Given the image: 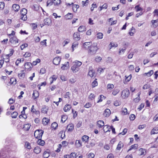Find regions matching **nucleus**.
<instances>
[{
	"label": "nucleus",
	"mask_w": 158,
	"mask_h": 158,
	"mask_svg": "<svg viewBox=\"0 0 158 158\" xmlns=\"http://www.w3.org/2000/svg\"><path fill=\"white\" fill-rule=\"evenodd\" d=\"M82 63L81 61L76 60L73 63V65L71 67V69L73 73L77 72L80 69V67Z\"/></svg>",
	"instance_id": "1"
},
{
	"label": "nucleus",
	"mask_w": 158,
	"mask_h": 158,
	"mask_svg": "<svg viewBox=\"0 0 158 158\" xmlns=\"http://www.w3.org/2000/svg\"><path fill=\"white\" fill-rule=\"evenodd\" d=\"M98 49L96 44H94L92 45H91L89 49L88 52L92 54H94L96 53Z\"/></svg>",
	"instance_id": "2"
},
{
	"label": "nucleus",
	"mask_w": 158,
	"mask_h": 158,
	"mask_svg": "<svg viewBox=\"0 0 158 158\" xmlns=\"http://www.w3.org/2000/svg\"><path fill=\"white\" fill-rule=\"evenodd\" d=\"M44 132V131L42 130H37L34 133V136L38 139H41Z\"/></svg>",
	"instance_id": "3"
},
{
	"label": "nucleus",
	"mask_w": 158,
	"mask_h": 158,
	"mask_svg": "<svg viewBox=\"0 0 158 158\" xmlns=\"http://www.w3.org/2000/svg\"><path fill=\"white\" fill-rule=\"evenodd\" d=\"M27 11L26 9L23 8L20 11L21 16V19L24 21H25L27 19Z\"/></svg>",
	"instance_id": "4"
},
{
	"label": "nucleus",
	"mask_w": 158,
	"mask_h": 158,
	"mask_svg": "<svg viewBox=\"0 0 158 158\" xmlns=\"http://www.w3.org/2000/svg\"><path fill=\"white\" fill-rule=\"evenodd\" d=\"M130 94V92L129 89H126L123 90L122 92L121 96L124 98H127Z\"/></svg>",
	"instance_id": "5"
},
{
	"label": "nucleus",
	"mask_w": 158,
	"mask_h": 158,
	"mask_svg": "<svg viewBox=\"0 0 158 158\" xmlns=\"http://www.w3.org/2000/svg\"><path fill=\"white\" fill-rule=\"evenodd\" d=\"M91 45V42H85L82 46V48L85 50L89 49Z\"/></svg>",
	"instance_id": "6"
},
{
	"label": "nucleus",
	"mask_w": 158,
	"mask_h": 158,
	"mask_svg": "<svg viewBox=\"0 0 158 158\" xmlns=\"http://www.w3.org/2000/svg\"><path fill=\"white\" fill-rule=\"evenodd\" d=\"M18 40H19L16 36H13L10 38V42L13 44H16L19 42Z\"/></svg>",
	"instance_id": "7"
},
{
	"label": "nucleus",
	"mask_w": 158,
	"mask_h": 158,
	"mask_svg": "<svg viewBox=\"0 0 158 158\" xmlns=\"http://www.w3.org/2000/svg\"><path fill=\"white\" fill-rule=\"evenodd\" d=\"M25 69L27 71H30L32 67V65L31 63L27 62L24 64Z\"/></svg>",
	"instance_id": "8"
},
{
	"label": "nucleus",
	"mask_w": 158,
	"mask_h": 158,
	"mask_svg": "<svg viewBox=\"0 0 158 158\" xmlns=\"http://www.w3.org/2000/svg\"><path fill=\"white\" fill-rule=\"evenodd\" d=\"M60 60L61 58L60 57H56L53 59V63L54 64L57 65L60 63Z\"/></svg>",
	"instance_id": "9"
},
{
	"label": "nucleus",
	"mask_w": 158,
	"mask_h": 158,
	"mask_svg": "<svg viewBox=\"0 0 158 158\" xmlns=\"http://www.w3.org/2000/svg\"><path fill=\"white\" fill-rule=\"evenodd\" d=\"M44 25L49 26L51 25L52 23V21L50 18H47L44 20Z\"/></svg>",
	"instance_id": "10"
},
{
	"label": "nucleus",
	"mask_w": 158,
	"mask_h": 158,
	"mask_svg": "<svg viewBox=\"0 0 158 158\" xmlns=\"http://www.w3.org/2000/svg\"><path fill=\"white\" fill-rule=\"evenodd\" d=\"M89 71L88 72V74L89 76L91 77H93L95 75V71L92 69L91 68H89Z\"/></svg>",
	"instance_id": "11"
},
{
	"label": "nucleus",
	"mask_w": 158,
	"mask_h": 158,
	"mask_svg": "<svg viewBox=\"0 0 158 158\" xmlns=\"http://www.w3.org/2000/svg\"><path fill=\"white\" fill-rule=\"evenodd\" d=\"M73 38L75 40L78 41L80 39V34L78 32H75L73 34Z\"/></svg>",
	"instance_id": "12"
},
{
	"label": "nucleus",
	"mask_w": 158,
	"mask_h": 158,
	"mask_svg": "<svg viewBox=\"0 0 158 158\" xmlns=\"http://www.w3.org/2000/svg\"><path fill=\"white\" fill-rule=\"evenodd\" d=\"M111 111L109 109H106L104 111L103 115L105 117H108L111 114Z\"/></svg>",
	"instance_id": "13"
},
{
	"label": "nucleus",
	"mask_w": 158,
	"mask_h": 158,
	"mask_svg": "<svg viewBox=\"0 0 158 158\" xmlns=\"http://www.w3.org/2000/svg\"><path fill=\"white\" fill-rule=\"evenodd\" d=\"M124 147V144L121 142H119L117 145L116 150L118 151H120L122 148Z\"/></svg>",
	"instance_id": "14"
},
{
	"label": "nucleus",
	"mask_w": 158,
	"mask_h": 158,
	"mask_svg": "<svg viewBox=\"0 0 158 158\" xmlns=\"http://www.w3.org/2000/svg\"><path fill=\"white\" fill-rule=\"evenodd\" d=\"M78 42L77 41L74 42L72 44V51L73 52L74 49L77 48L78 45Z\"/></svg>",
	"instance_id": "15"
},
{
	"label": "nucleus",
	"mask_w": 158,
	"mask_h": 158,
	"mask_svg": "<svg viewBox=\"0 0 158 158\" xmlns=\"http://www.w3.org/2000/svg\"><path fill=\"white\" fill-rule=\"evenodd\" d=\"M39 95V93L37 91L35 90L33 91V93L32 94V97H33L34 99H35L37 98L38 97Z\"/></svg>",
	"instance_id": "16"
},
{
	"label": "nucleus",
	"mask_w": 158,
	"mask_h": 158,
	"mask_svg": "<svg viewBox=\"0 0 158 158\" xmlns=\"http://www.w3.org/2000/svg\"><path fill=\"white\" fill-rule=\"evenodd\" d=\"M19 8V6L17 4H13L12 6V9L15 12L18 11Z\"/></svg>",
	"instance_id": "17"
},
{
	"label": "nucleus",
	"mask_w": 158,
	"mask_h": 158,
	"mask_svg": "<svg viewBox=\"0 0 158 158\" xmlns=\"http://www.w3.org/2000/svg\"><path fill=\"white\" fill-rule=\"evenodd\" d=\"M89 137L86 135H84L81 137V139L83 142H85V143H88Z\"/></svg>",
	"instance_id": "18"
},
{
	"label": "nucleus",
	"mask_w": 158,
	"mask_h": 158,
	"mask_svg": "<svg viewBox=\"0 0 158 158\" xmlns=\"http://www.w3.org/2000/svg\"><path fill=\"white\" fill-rule=\"evenodd\" d=\"M71 108V106L69 104L66 105L63 108V110L65 112H67L69 111Z\"/></svg>",
	"instance_id": "19"
},
{
	"label": "nucleus",
	"mask_w": 158,
	"mask_h": 158,
	"mask_svg": "<svg viewBox=\"0 0 158 158\" xmlns=\"http://www.w3.org/2000/svg\"><path fill=\"white\" fill-rule=\"evenodd\" d=\"M97 125L99 128L102 127L104 125V122L101 120L98 121L97 123Z\"/></svg>",
	"instance_id": "20"
},
{
	"label": "nucleus",
	"mask_w": 158,
	"mask_h": 158,
	"mask_svg": "<svg viewBox=\"0 0 158 158\" xmlns=\"http://www.w3.org/2000/svg\"><path fill=\"white\" fill-rule=\"evenodd\" d=\"M158 133V127H154L152 130L151 134V135Z\"/></svg>",
	"instance_id": "21"
},
{
	"label": "nucleus",
	"mask_w": 158,
	"mask_h": 158,
	"mask_svg": "<svg viewBox=\"0 0 158 158\" xmlns=\"http://www.w3.org/2000/svg\"><path fill=\"white\" fill-rule=\"evenodd\" d=\"M48 110V108L45 106H43L41 109L42 113L45 114H47Z\"/></svg>",
	"instance_id": "22"
},
{
	"label": "nucleus",
	"mask_w": 158,
	"mask_h": 158,
	"mask_svg": "<svg viewBox=\"0 0 158 158\" xmlns=\"http://www.w3.org/2000/svg\"><path fill=\"white\" fill-rule=\"evenodd\" d=\"M86 30V28L84 26H80L78 29V31L81 32L85 31Z\"/></svg>",
	"instance_id": "23"
},
{
	"label": "nucleus",
	"mask_w": 158,
	"mask_h": 158,
	"mask_svg": "<svg viewBox=\"0 0 158 158\" xmlns=\"http://www.w3.org/2000/svg\"><path fill=\"white\" fill-rule=\"evenodd\" d=\"M73 16V15L72 14L69 13L66 15L64 17L66 19H72Z\"/></svg>",
	"instance_id": "24"
},
{
	"label": "nucleus",
	"mask_w": 158,
	"mask_h": 158,
	"mask_svg": "<svg viewBox=\"0 0 158 158\" xmlns=\"http://www.w3.org/2000/svg\"><path fill=\"white\" fill-rule=\"evenodd\" d=\"M158 21V19L152 20L151 21V22L152 24L153 27L156 28L158 26V24L157 23Z\"/></svg>",
	"instance_id": "25"
},
{
	"label": "nucleus",
	"mask_w": 158,
	"mask_h": 158,
	"mask_svg": "<svg viewBox=\"0 0 158 158\" xmlns=\"http://www.w3.org/2000/svg\"><path fill=\"white\" fill-rule=\"evenodd\" d=\"M31 127V125L29 124H26L24 125L23 129L25 131L29 130Z\"/></svg>",
	"instance_id": "26"
},
{
	"label": "nucleus",
	"mask_w": 158,
	"mask_h": 158,
	"mask_svg": "<svg viewBox=\"0 0 158 158\" xmlns=\"http://www.w3.org/2000/svg\"><path fill=\"white\" fill-rule=\"evenodd\" d=\"M50 120L46 118H44L43 119V123L44 125H46L49 122Z\"/></svg>",
	"instance_id": "27"
},
{
	"label": "nucleus",
	"mask_w": 158,
	"mask_h": 158,
	"mask_svg": "<svg viewBox=\"0 0 158 158\" xmlns=\"http://www.w3.org/2000/svg\"><path fill=\"white\" fill-rule=\"evenodd\" d=\"M19 77L20 79L24 78L25 76V73H24V70L20 71V73L18 74Z\"/></svg>",
	"instance_id": "28"
},
{
	"label": "nucleus",
	"mask_w": 158,
	"mask_h": 158,
	"mask_svg": "<svg viewBox=\"0 0 158 158\" xmlns=\"http://www.w3.org/2000/svg\"><path fill=\"white\" fill-rule=\"evenodd\" d=\"M153 73V70H150L148 72L145 73L143 74L144 76H148L150 77Z\"/></svg>",
	"instance_id": "29"
},
{
	"label": "nucleus",
	"mask_w": 158,
	"mask_h": 158,
	"mask_svg": "<svg viewBox=\"0 0 158 158\" xmlns=\"http://www.w3.org/2000/svg\"><path fill=\"white\" fill-rule=\"evenodd\" d=\"M41 151V149L39 147H36L34 150V152L35 153L38 154L40 153Z\"/></svg>",
	"instance_id": "30"
},
{
	"label": "nucleus",
	"mask_w": 158,
	"mask_h": 158,
	"mask_svg": "<svg viewBox=\"0 0 158 158\" xmlns=\"http://www.w3.org/2000/svg\"><path fill=\"white\" fill-rule=\"evenodd\" d=\"M140 155H145L146 154V150L145 149L143 148H140L139 150Z\"/></svg>",
	"instance_id": "31"
},
{
	"label": "nucleus",
	"mask_w": 158,
	"mask_h": 158,
	"mask_svg": "<svg viewBox=\"0 0 158 158\" xmlns=\"http://www.w3.org/2000/svg\"><path fill=\"white\" fill-rule=\"evenodd\" d=\"M69 66V62H67L66 64H63L61 67V69L63 70L67 69Z\"/></svg>",
	"instance_id": "32"
},
{
	"label": "nucleus",
	"mask_w": 158,
	"mask_h": 158,
	"mask_svg": "<svg viewBox=\"0 0 158 158\" xmlns=\"http://www.w3.org/2000/svg\"><path fill=\"white\" fill-rule=\"evenodd\" d=\"M138 145L137 144H135L131 146L130 148L128 150L127 152H129L133 149H136L138 148Z\"/></svg>",
	"instance_id": "33"
},
{
	"label": "nucleus",
	"mask_w": 158,
	"mask_h": 158,
	"mask_svg": "<svg viewBox=\"0 0 158 158\" xmlns=\"http://www.w3.org/2000/svg\"><path fill=\"white\" fill-rule=\"evenodd\" d=\"M98 85V83L97 81V79H95L93 82L92 83V88L95 87L97 86Z\"/></svg>",
	"instance_id": "34"
},
{
	"label": "nucleus",
	"mask_w": 158,
	"mask_h": 158,
	"mask_svg": "<svg viewBox=\"0 0 158 158\" xmlns=\"http://www.w3.org/2000/svg\"><path fill=\"white\" fill-rule=\"evenodd\" d=\"M67 129L68 131H72L73 129V124H69L67 126Z\"/></svg>",
	"instance_id": "35"
},
{
	"label": "nucleus",
	"mask_w": 158,
	"mask_h": 158,
	"mask_svg": "<svg viewBox=\"0 0 158 158\" xmlns=\"http://www.w3.org/2000/svg\"><path fill=\"white\" fill-rule=\"evenodd\" d=\"M53 1V3L55 6H59L61 3L60 0H52Z\"/></svg>",
	"instance_id": "36"
},
{
	"label": "nucleus",
	"mask_w": 158,
	"mask_h": 158,
	"mask_svg": "<svg viewBox=\"0 0 158 158\" xmlns=\"http://www.w3.org/2000/svg\"><path fill=\"white\" fill-rule=\"evenodd\" d=\"M79 8V6L77 5H73V10L74 12H76L77 9Z\"/></svg>",
	"instance_id": "37"
},
{
	"label": "nucleus",
	"mask_w": 158,
	"mask_h": 158,
	"mask_svg": "<svg viewBox=\"0 0 158 158\" xmlns=\"http://www.w3.org/2000/svg\"><path fill=\"white\" fill-rule=\"evenodd\" d=\"M76 146L77 148H79L81 146L82 144L80 140H77L76 142Z\"/></svg>",
	"instance_id": "38"
},
{
	"label": "nucleus",
	"mask_w": 158,
	"mask_h": 158,
	"mask_svg": "<svg viewBox=\"0 0 158 158\" xmlns=\"http://www.w3.org/2000/svg\"><path fill=\"white\" fill-rule=\"evenodd\" d=\"M106 98L103 95H100L98 98V100L97 102V103H99L100 102H102L103 100V99H105Z\"/></svg>",
	"instance_id": "39"
},
{
	"label": "nucleus",
	"mask_w": 158,
	"mask_h": 158,
	"mask_svg": "<svg viewBox=\"0 0 158 158\" xmlns=\"http://www.w3.org/2000/svg\"><path fill=\"white\" fill-rule=\"evenodd\" d=\"M37 142L38 144L41 146H43L45 143V142L44 141L41 140V139H38Z\"/></svg>",
	"instance_id": "40"
},
{
	"label": "nucleus",
	"mask_w": 158,
	"mask_h": 158,
	"mask_svg": "<svg viewBox=\"0 0 158 158\" xmlns=\"http://www.w3.org/2000/svg\"><path fill=\"white\" fill-rule=\"evenodd\" d=\"M67 118V116L65 115H63L61 116V121L63 123H64Z\"/></svg>",
	"instance_id": "41"
},
{
	"label": "nucleus",
	"mask_w": 158,
	"mask_h": 158,
	"mask_svg": "<svg viewBox=\"0 0 158 158\" xmlns=\"http://www.w3.org/2000/svg\"><path fill=\"white\" fill-rule=\"evenodd\" d=\"M18 113L16 111H15L11 114V117L13 118H16L18 115Z\"/></svg>",
	"instance_id": "42"
},
{
	"label": "nucleus",
	"mask_w": 158,
	"mask_h": 158,
	"mask_svg": "<svg viewBox=\"0 0 158 158\" xmlns=\"http://www.w3.org/2000/svg\"><path fill=\"white\" fill-rule=\"evenodd\" d=\"M58 127V124L56 122L53 123L51 125V127L52 128L54 129H56V127Z\"/></svg>",
	"instance_id": "43"
},
{
	"label": "nucleus",
	"mask_w": 158,
	"mask_h": 158,
	"mask_svg": "<svg viewBox=\"0 0 158 158\" xmlns=\"http://www.w3.org/2000/svg\"><path fill=\"white\" fill-rule=\"evenodd\" d=\"M110 127H109V126H105L103 128V130L105 132H106L108 131H110V130H109L110 128H110Z\"/></svg>",
	"instance_id": "44"
},
{
	"label": "nucleus",
	"mask_w": 158,
	"mask_h": 158,
	"mask_svg": "<svg viewBox=\"0 0 158 158\" xmlns=\"http://www.w3.org/2000/svg\"><path fill=\"white\" fill-rule=\"evenodd\" d=\"M119 89H114L112 92V94L114 95H116L119 92Z\"/></svg>",
	"instance_id": "45"
},
{
	"label": "nucleus",
	"mask_w": 158,
	"mask_h": 158,
	"mask_svg": "<svg viewBox=\"0 0 158 158\" xmlns=\"http://www.w3.org/2000/svg\"><path fill=\"white\" fill-rule=\"evenodd\" d=\"M49 156V154L47 152L45 151L44 152L43 156L44 158H48Z\"/></svg>",
	"instance_id": "46"
},
{
	"label": "nucleus",
	"mask_w": 158,
	"mask_h": 158,
	"mask_svg": "<svg viewBox=\"0 0 158 158\" xmlns=\"http://www.w3.org/2000/svg\"><path fill=\"white\" fill-rule=\"evenodd\" d=\"M53 4V2L52 0H48L47 2V6H52Z\"/></svg>",
	"instance_id": "47"
},
{
	"label": "nucleus",
	"mask_w": 158,
	"mask_h": 158,
	"mask_svg": "<svg viewBox=\"0 0 158 158\" xmlns=\"http://www.w3.org/2000/svg\"><path fill=\"white\" fill-rule=\"evenodd\" d=\"M122 112L124 115H126L128 114L127 112V109L126 108H122Z\"/></svg>",
	"instance_id": "48"
},
{
	"label": "nucleus",
	"mask_w": 158,
	"mask_h": 158,
	"mask_svg": "<svg viewBox=\"0 0 158 158\" xmlns=\"http://www.w3.org/2000/svg\"><path fill=\"white\" fill-rule=\"evenodd\" d=\"M135 9L136 10V11L137 12H138V11H142V10L143 9L142 8L140 7L139 6V5H137L135 6Z\"/></svg>",
	"instance_id": "49"
},
{
	"label": "nucleus",
	"mask_w": 158,
	"mask_h": 158,
	"mask_svg": "<svg viewBox=\"0 0 158 158\" xmlns=\"http://www.w3.org/2000/svg\"><path fill=\"white\" fill-rule=\"evenodd\" d=\"M47 40H44L43 41H41L40 43L41 45L44 46V45L45 46H47Z\"/></svg>",
	"instance_id": "50"
},
{
	"label": "nucleus",
	"mask_w": 158,
	"mask_h": 158,
	"mask_svg": "<svg viewBox=\"0 0 158 158\" xmlns=\"http://www.w3.org/2000/svg\"><path fill=\"white\" fill-rule=\"evenodd\" d=\"M102 60V58L100 56H97L95 59V60L97 62H99Z\"/></svg>",
	"instance_id": "51"
},
{
	"label": "nucleus",
	"mask_w": 158,
	"mask_h": 158,
	"mask_svg": "<svg viewBox=\"0 0 158 158\" xmlns=\"http://www.w3.org/2000/svg\"><path fill=\"white\" fill-rule=\"evenodd\" d=\"M25 147L28 149H30L31 148L30 143L28 142H26L25 143Z\"/></svg>",
	"instance_id": "52"
},
{
	"label": "nucleus",
	"mask_w": 158,
	"mask_h": 158,
	"mask_svg": "<svg viewBox=\"0 0 158 158\" xmlns=\"http://www.w3.org/2000/svg\"><path fill=\"white\" fill-rule=\"evenodd\" d=\"M103 35L102 33L99 32L97 34V36L98 38L101 39L102 38Z\"/></svg>",
	"instance_id": "53"
},
{
	"label": "nucleus",
	"mask_w": 158,
	"mask_h": 158,
	"mask_svg": "<svg viewBox=\"0 0 158 158\" xmlns=\"http://www.w3.org/2000/svg\"><path fill=\"white\" fill-rule=\"evenodd\" d=\"M77 153L75 152H72L70 156H71V158H75L77 156H76Z\"/></svg>",
	"instance_id": "54"
},
{
	"label": "nucleus",
	"mask_w": 158,
	"mask_h": 158,
	"mask_svg": "<svg viewBox=\"0 0 158 158\" xmlns=\"http://www.w3.org/2000/svg\"><path fill=\"white\" fill-rule=\"evenodd\" d=\"M46 73V69L45 68H43L40 69V73L42 74H44Z\"/></svg>",
	"instance_id": "55"
},
{
	"label": "nucleus",
	"mask_w": 158,
	"mask_h": 158,
	"mask_svg": "<svg viewBox=\"0 0 158 158\" xmlns=\"http://www.w3.org/2000/svg\"><path fill=\"white\" fill-rule=\"evenodd\" d=\"M92 106V104L89 102L87 103L85 105L84 107L86 108H89Z\"/></svg>",
	"instance_id": "56"
},
{
	"label": "nucleus",
	"mask_w": 158,
	"mask_h": 158,
	"mask_svg": "<svg viewBox=\"0 0 158 158\" xmlns=\"http://www.w3.org/2000/svg\"><path fill=\"white\" fill-rule=\"evenodd\" d=\"M31 55V54L29 52H26L23 55V56L25 58L30 57Z\"/></svg>",
	"instance_id": "57"
},
{
	"label": "nucleus",
	"mask_w": 158,
	"mask_h": 158,
	"mask_svg": "<svg viewBox=\"0 0 158 158\" xmlns=\"http://www.w3.org/2000/svg\"><path fill=\"white\" fill-rule=\"evenodd\" d=\"M114 87V85L112 84H109L107 85V88L108 89H113Z\"/></svg>",
	"instance_id": "58"
},
{
	"label": "nucleus",
	"mask_w": 158,
	"mask_h": 158,
	"mask_svg": "<svg viewBox=\"0 0 158 158\" xmlns=\"http://www.w3.org/2000/svg\"><path fill=\"white\" fill-rule=\"evenodd\" d=\"M4 7V3L3 2H0V10L3 9Z\"/></svg>",
	"instance_id": "59"
},
{
	"label": "nucleus",
	"mask_w": 158,
	"mask_h": 158,
	"mask_svg": "<svg viewBox=\"0 0 158 158\" xmlns=\"http://www.w3.org/2000/svg\"><path fill=\"white\" fill-rule=\"evenodd\" d=\"M107 5L105 3L102 6L100 7V10H101L103 9H106L107 7Z\"/></svg>",
	"instance_id": "60"
},
{
	"label": "nucleus",
	"mask_w": 158,
	"mask_h": 158,
	"mask_svg": "<svg viewBox=\"0 0 158 158\" xmlns=\"http://www.w3.org/2000/svg\"><path fill=\"white\" fill-rule=\"evenodd\" d=\"M127 129L124 128L123 130V132H122L120 133L119 134V135L122 134V135H124L127 133Z\"/></svg>",
	"instance_id": "61"
},
{
	"label": "nucleus",
	"mask_w": 158,
	"mask_h": 158,
	"mask_svg": "<svg viewBox=\"0 0 158 158\" xmlns=\"http://www.w3.org/2000/svg\"><path fill=\"white\" fill-rule=\"evenodd\" d=\"M35 41V42H39L40 41V38L39 36H35L34 38Z\"/></svg>",
	"instance_id": "62"
},
{
	"label": "nucleus",
	"mask_w": 158,
	"mask_h": 158,
	"mask_svg": "<svg viewBox=\"0 0 158 158\" xmlns=\"http://www.w3.org/2000/svg\"><path fill=\"white\" fill-rule=\"evenodd\" d=\"M110 45L111 48L113 47H117L118 46V44H115L114 43L111 42L110 43Z\"/></svg>",
	"instance_id": "63"
},
{
	"label": "nucleus",
	"mask_w": 158,
	"mask_h": 158,
	"mask_svg": "<svg viewBox=\"0 0 158 158\" xmlns=\"http://www.w3.org/2000/svg\"><path fill=\"white\" fill-rule=\"evenodd\" d=\"M135 118V115L134 114H131L129 117L130 120L132 121Z\"/></svg>",
	"instance_id": "64"
}]
</instances>
